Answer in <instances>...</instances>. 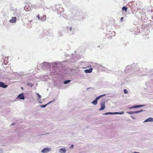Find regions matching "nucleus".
<instances>
[{"label": "nucleus", "instance_id": "obj_1", "mask_svg": "<svg viewBox=\"0 0 153 153\" xmlns=\"http://www.w3.org/2000/svg\"><path fill=\"white\" fill-rule=\"evenodd\" d=\"M51 150V148L49 147H45L41 151L42 153H48Z\"/></svg>", "mask_w": 153, "mask_h": 153}, {"label": "nucleus", "instance_id": "obj_2", "mask_svg": "<svg viewBox=\"0 0 153 153\" xmlns=\"http://www.w3.org/2000/svg\"><path fill=\"white\" fill-rule=\"evenodd\" d=\"M101 107L99 109V110L102 111L105 108V102H102L100 104Z\"/></svg>", "mask_w": 153, "mask_h": 153}, {"label": "nucleus", "instance_id": "obj_3", "mask_svg": "<svg viewBox=\"0 0 153 153\" xmlns=\"http://www.w3.org/2000/svg\"><path fill=\"white\" fill-rule=\"evenodd\" d=\"M102 96H98L92 102V104H93L95 105L97 104V101Z\"/></svg>", "mask_w": 153, "mask_h": 153}, {"label": "nucleus", "instance_id": "obj_4", "mask_svg": "<svg viewBox=\"0 0 153 153\" xmlns=\"http://www.w3.org/2000/svg\"><path fill=\"white\" fill-rule=\"evenodd\" d=\"M153 122V118L152 117H149L146 120L143 122L144 123H146L148 122Z\"/></svg>", "mask_w": 153, "mask_h": 153}, {"label": "nucleus", "instance_id": "obj_5", "mask_svg": "<svg viewBox=\"0 0 153 153\" xmlns=\"http://www.w3.org/2000/svg\"><path fill=\"white\" fill-rule=\"evenodd\" d=\"M144 105H134L132 107H130L128 108L129 109H131L134 108H138L140 107H143L144 106Z\"/></svg>", "mask_w": 153, "mask_h": 153}, {"label": "nucleus", "instance_id": "obj_6", "mask_svg": "<svg viewBox=\"0 0 153 153\" xmlns=\"http://www.w3.org/2000/svg\"><path fill=\"white\" fill-rule=\"evenodd\" d=\"M66 150L65 148L60 149H59V152L60 153H65Z\"/></svg>", "mask_w": 153, "mask_h": 153}, {"label": "nucleus", "instance_id": "obj_7", "mask_svg": "<svg viewBox=\"0 0 153 153\" xmlns=\"http://www.w3.org/2000/svg\"><path fill=\"white\" fill-rule=\"evenodd\" d=\"M7 85H5L2 82H0V87L3 88H5L7 87Z\"/></svg>", "mask_w": 153, "mask_h": 153}, {"label": "nucleus", "instance_id": "obj_8", "mask_svg": "<svg viewBox=\"0 0 153 153\" xmlns=\"http://www.w3.org/2000/svg\"><path fill=\"white\" fill-rule=\"evenodd\" d=\"M16 20V17H12V19L10 20V22L11 23H15Z\"/></svg>", "mask_w": 153, "mask_h": 153}, {"label": "nucleus", "instance_id": "obj_9", "mask_svg": "<svg viewBox=\"0 0 153 153\" xmlns=\"http://www.w3.org/2000/svg\"><path fill=\"white\" fill-rule=\"evenodd\" d=\"M25 99L24 96H17V97L15 100V101H18L19 100H23Z\"/></svg>", "mask_w": 153, "mask_h": 153}, {"label": "nucleus", "instance_id": "obj_10", "mask_svg": "<svg viewBox=\"0 0 153 153\" xmlns=\"http://www.w3.org/2000/svg\"><path fill=\"white\" fill-rule=\"evenodd\" d=\"M92 69L91 68L89 69H86L84 71L86 73H91L92 72Z\"/></svg>", "mask_w": 153, "mask_h": 153}, {"label": "nucleus", "instance_id": "obj_11", "mask_svg": "<svg viewBox=\"0 0 153 153\" xmlns=\"http://www.w3.org/2000/svg\"><path fill=\"white\" fill-rule=\"evenodd\" d=\"M56 99H54L53 101H51V102H49L47 104H46L45 105H41L40 106V107L41 108H45L46 107V106L49 103H51V102H52L53 101H54L55 100H56Z\"/></svg>", "mask_w": 153, "mask_h": 153}, {"label": "nucleus", "instance_id": "obj_12", "mask_svg": "<svg viewBox=\"0 0 153 153\" xmlns=\"http://www.w3.org/2000/svg\"><path fill=\"white\" fill-rule=\"evenodd\" d=\"M104 115H108L115 114V112H107L103 114Z\"/></svg>", "mask_w": 153, "mask_h": 153}, {"label": "nucleus", "instance_id": "obj_13", "mask_svg": "<svg viewBox=\"0 0 153 153\" xmlns=\"http://www.w3.org/2000/svg\"><path fill=\"white\" fill-rule=\"evenodd\" d=\"M38 100L39 103H42L43 102V100L41 99L42 96H38Z\"/></svg>", "mask_w": 153, "mask_h": 153}, {"label": "nucleus", "instance_id": "obj_14", "mask_svg": "<svg viewBox=\"0 0 153 153\" xmlns=\"http://www.w3.org/2000/svg\"><path fill=\"white\" fill-rule=\"evenodd\" d=\"M24 9L26 11H28L30 10V7L29 6H26L25 7Z\"/></svg>", "mask_w": 153, "mask_h": 153}, {"label": "nucleus", "instance_id": "obj_15", "mask_svg": "<svg viewBox=\"0 0 153 153\" xmlns=\"http://www.w3.org/2000/svg\"><path fill=\"white\" fill-rule=\"evenodd\" d=\"M122 10H124L125 12H127V8L126 7H123L122 8Z\"/></svg>", "mask_w": 153, "mask_h": 153}, {"label": "nucleus", "instance_id": "obj_16", "mask_svg": "<svg viewBox=\"0 0 153 153\" xmlns=\"http://www.w3.org/2000/svg\"><path fill=\"white\" fill-rule=\"evenodd\" d=\"M27 86L31 87H32L33 85V84L31 83H27Z\"/></svg>", "mask_w": 153, "mask_h": 153}, {"label": "nucleus", "instance_id": "obj_17", "mask_svg": "<svg viewBox=\"0 0 153 153\" xmlns=\"http://www.w3.org/2000/svg\"><path fill=\"white\" fill-rule=\"evenodd\" d=\"M124 113V112L123 111L120 112H115V114H123Z\"/></svg>", "mask_w": 153, "mask_h": 153}, {"label": "nucleus", "instance_id": "obj_18", "mask_svg": "<svg viewBox=\"0 0 153 153\" xmlns=\"http://www.w3.org/2000/svg\"><path fill=\"white\" fill-rule=\"evenodd\" d=\"M71 80H66L64 82V83L65 84H68V83H69L71 82Z\"/></svg>", "mask_w": 153, "mask_h": 153}, {"label": "nucleus", "instance_id": "obj_19", "mask_svg": "<svg viewBox=\"0 0 153 153\" xmlns=\"http://www.w3.org/2000/svg\"><path fill=\"white\" fill-rule=\"evenodd\" d=\"M45 17H46V16H43V18H42L41 19V21H43V20H45Z\"/></svg>", "mask_w": 153, "mask_h": 153}, {"label": "nucleus", "instance_id": "obj_20", "mask_svg": "<svg viewBox=\"0 0 153 153\" xmlns=\"http://www.w3.org/2000/svg\"><path fill=\"white\" fill-rule=\"evenodd\" d=\"M124 92L125 94H127L128 93V91L126 89H124Z\"/></svg>", "mask_w": 153, "mask_h": 153}, {"label": "nucleus", "instance_id": "obj_21", "mask_svg": "<svg viewBox=\"0 0 153 153\" xmlns=\"http://www.w3.org/2000/svg\"><path fill=\"white\" fill-rule=\"evenodd\" d=\"M127 113L129 114H134V111H132L131 112H127Z\"/></svg>", "mask_w": 153, "mask_h": 153}, {"label": "nucleus", "instance_id": "obj_22", "mask_svg": "<svg viewBox=\"0 0 153 153\" xmlns=\"http://www.w3.org/2000/svg\"><path fill=\"white\" fill-rule=\"evenodd\" d=\"M134 114H137L140 112L139 111H134Z\"/></svg>", "mask_w": 153, "mask_h": 153}, {"label": "nucleus", "instance_id": "obj_23", "mask_svg": "<svg viewBox=\"0 0 153 153\" xmlns=\"http://www.w3.org/2000/svg\"><path fill=\"white\" fill-rule=\"evenodd\" d=\"M123 17H122L120 19V22H123Z\"/></svg>", "mask_w": 153, "mask_h": 153}, {"label": "nucleus", "instance_id": "obj_24", "mask_svg": "<svg viewBox=\"0 0 153 153\" xmlns=\"http://www.w3.org/2000/svg\"><path fill=\"white\" fill-rule=\"evenodd\" d=\"M36 17L38 18L39 19H40V16H39V14L38 15H37L36 16Z\"/></svg>", "mask_w": 153, "mask_h": 153}, {"label": "nucleus", "instance_id": "obj_25", "mask_svg": "<svg viewBox=\"0 0 153 153\" xmlns=\"http://www.w3.org/2000/svg\"><path fill=\"white\" fill-rule=\"evenodd\" d=\"M131 118H132L133 119H135V118L133 116H131Z\"/></svg>", "mask_w": 153, "mask_h": 153}, {"label": "nucleus", "instance_id": "obj_26", "mask_svg": "<svg viewBox=\"0 0 153 153\" xmlns=\"http://www.w3.org/2000/svg\"><path fill=\"white\" fill-rule=\"evenodd\" d=\"M18 96H23V94H19V95Z\"/></svg>", "mask_w": 153, "mask_h": 153}, {"label": "nucleus", "instance_id": "obj_27", "mask_svg": "<svg viewBox=\"0 0 153 153\" xmlns=\"http://www.w3.org/2000/svg\"><path fill=\"white\" fill-rule=\"evenodd\" d=\"M74 145H71V148H73V147H74Z\"/></svg>", "mask_w": 153, "mask_h": 153}, {"label": "nucleus", "instance_id": "obj_28", "mask_svg": "<svg viewBox=\"0 0 153 153\" xmlns=\"http://www.w3.org/2000/svg\"><path fill=\"white\" fill-rule=\"evenodd\" d=\"M143 111L142 109V110H140L139 111H140V112H142Z\"/></svg>", "mask_w": 153, "mask_h": 153}, {"label": "nucleus", "instance_id": "obj_29", "mask_svg": "<svg viewBox=\"0 0 153 153\" xmlns=\"http://www.w3.org/2000/svg\"><path fill=\"white\" fill-rule=\"evenodd\" d=\"M133 153H140L139 152H133Z\"/></svg>", "mask_w": 153, "mask_h": 153}, {"label": "nucleus", "instance_id": "obj_30", "mask_svg": "<svg viewBox=\"0 0 153 153\" xmlns=\"http://www.w3.org/2000/svg\"><path fill=\"white\" fill-rule=\"evenodd\" d=\"M101 96H105V94H102V95H101Z\"/></svg>", "mask_w": 153, "mask_h": 153}, {"label": "nucleus", "instance_id": "obj_31", "mask_svg": "<svg viewBox=\"0 0 153 153\" xmlns=\"http://www.w3.org/2000/svg\"><path fill=\"white\" fill-rule=\"evenodd\" d=\"M37 94L38 96H40V95L39 94Z\"/></svg>", "mask_w": 153, "mask_h": 153}, {"label": "nucleus", "instance_id": "obj_32", "mask_svg": "<svg viewBox=\"0 0 153 153\" xmlns=\"http://www.w3.org/2000/svg\"><path fill=\"white\" fill-rule=\"evenodd\" d=\"M70 30H71V28H70Z\"/></svg>", "mask_w": 153, "mask_h": 153}]
</instances>
